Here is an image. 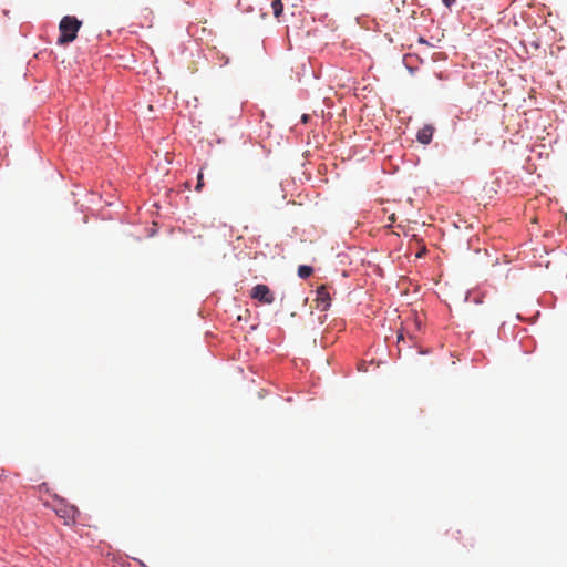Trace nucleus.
I'll use <instances>...</instances> for the list:
<instances>
[{"instance_id":"obj_1","label":"nucleus","mask_w":567,"mask_h":567,"mask_svg":"<svg viewBox=\"0 0 567 567\" xmlns=\"http://www.w3.org/2000/svg\"><path fill=\"white\" fill-rule=\"evenodd\" d=\"M82 27V21L74 16H64L59 23V38L56 43L65 45L76 39L78 32Z\"/></svg>"},{"instance_id":"obj_2","label":"nucleus","mask_w":567,"mask_h":567,"mask_svg":"<svg viewBox=\"0 0 567 567\" xmlns=\"http://www.w3.org/2000/svg\"><path fill=\"white\" fill-rule=\"evenodd\" d=\"M53 509L55 514L63 519L65 525L74 524L80 514L79 509L74 505L68 504L63 501H59Z\"/></svg>"},{"instance_id":"obj_3","label":"nucleus","mask_w":567,"mask_h":567,"mask_svg":"<svg viewBox=\"0 0 567 567\" xmlns=\"http://www.w3.org/2000/svg\"><path fill=\"white\" fill-rule=\"evenodd\" d=\"M250 297L266 305H271L275 300L274 293L269 287L264 284L256 285L250 291Z\"/></svg>"},{"instance_id":"obj_4","label":"nucleus","mask_w":567,"mask_h":567,"mask_svg":"<svg viewBox=\"0 0 567 567\" xmlns=\"http://www.w3.org/2000/svg\"><path fill=\"white\" fill-rule=\"evenodd\" d=\"M316 293V308L320 309L321 311H327L331 306V297L327 286L322 285L318 287Z\"/></svg>"},{"instance_id":"obj_5","label":"nucleus","mask_w":567,"mask_h":567,"mask_svg":"<svg viewBox=\"0 0 567 567\" xmlns=\"http://www.w3.org/2000/svg\"><path fill=\"white\" fill-rule=\"evenodd\" d=\"M434 127L432 125H424L419 130L416 138L421 144L427 145L432 141Z\"/></svg>"},{"instance_id":"obj_6","label":"nucleus","mask_w":567,"mask_h":567,"mask_svg":"<svg viewBox=\"0 0 567 567\" xmlns=\"http://www.w3.org/2000/svg\"><path fill=\"white\" fill-rule=\"evenodd\" d=\"M271 8H272V11H274V16L276 18H279L282 12H284V3L281 0H274L271 2Z\"/></svg>"},{"instance_id":"obj_7","label":"nucleus","mask_w":567,"mask_h":567,"mask_svg":"<svg viewBox=\"0 0 567 567\" xmlns=\"http://www.w3.org/2000/svg\"><path fill=\"white\" fill-rule=\"evenodd\" d=\"M312 272H313V269L310 266L301 265L298 268V276L302 279L308 278L309 276L312 275Z\"/></svg>"},{"instance_id":"obj_8","label":"nucleus","mask_w":567,"mask_h":567,"mask_svg":"<svg viewBox=\"0 0 567 567\" xmlns=\"http://www.w3.org/2000/svg\"><path fill=\"white\" fill-rule=\"evenodd\" d=\"M203 187H204V174L202 171H199V173L197 175V184H196L195 190L200 192Z\"/></svg>"},{"instance_id":"obj_9","label":"nucleus","mask_w":567,"mask_h":567,"mask_svg":"<svg viewBox=\"0 0 567 567\" xmlns=\"http://www.w3.org/2000/svg\"><path fill=\"white\" fill-rule=\"evenodd\" d=\"M442 1H443V3H444L446 7H451V6L455 2V0H442Z\"/></svg>"},{"instance_id":"obj_10","label":"nucleus","mask_w":567,"mask_h":567,"mask_svg":"<svg viewBox=\"0 0 567 567\" xmlns=\"http://www.w3.org/2000/svg\"><path fill=\"white\" fill-rule=\"evenodd\" d=\"M308 121V115L302 116V122L306 123Z\"/></svg>"},{"instance_id":"obj_11","label":"nucleus","mask_w":567,"mask_h":567,"mask_svg":"<svg viewBox=\"0 0 567 567\" xmlns=\"http://www.w3.org/2000/svg\"><path fill=\"white\" fill-rule=\"evenodd\" d=\"M389 220H391V221H394V220H395L394 214H392V215L389 217Z\"/></svg>"},{"instance_id":"obj_12","label":"nucleus","mask_w":567,"mask_h":567,"mask_svg":"<svg viewBox=\"0 0 567 567\" xmlns=\"http://www.w3.org/2000/svg\"><path fill=\"white\" fill-rule=\"evenodd\" d=\"M421 43H426V41L423 38H420L419 40Z\"/></svg>"},{"instance_id":"obj_13","label":"nucleus","mask_w":567,"mask_h":567,"mask_svg":"<svg viewBox=\"0 0 567 567\" xmlns=\"http://www.w3.org/2000/svg\"><path fill=\"white\" fill-rule=\"evenodd\" d=\"M402 339H403V336H402V334H399V336H398V340L400 341V340H402Z\"/></svg>"}]
</instances>
